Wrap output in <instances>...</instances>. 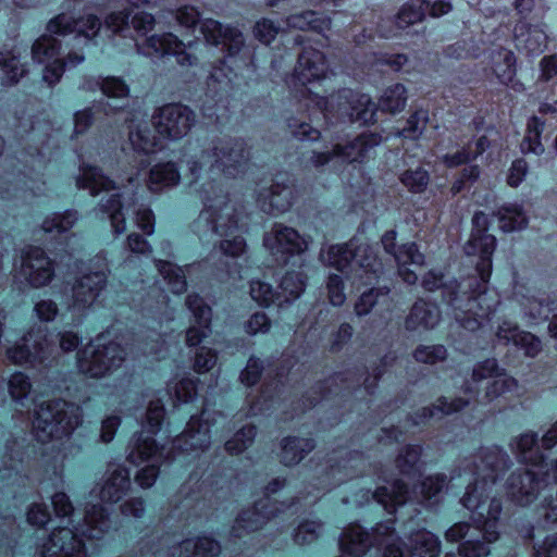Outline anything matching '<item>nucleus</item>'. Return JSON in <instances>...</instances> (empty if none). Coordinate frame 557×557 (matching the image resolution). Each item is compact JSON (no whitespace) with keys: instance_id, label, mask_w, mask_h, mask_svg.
I'll return each mask as SVG.
<instances>
[{"instance_id":"nucleus-13","label":"nucleus","mask_w":557,"mask_h":557,"mask_svg":"<svg viewBox=\"0 0 557 557\" xmlns=\"http://www.w3.org/2000/svg\"><path fill=\"white\" fill-rule=\"evenodd\" d=\"M135 195L128 191H116L108 199L101 200L100 211L108 214L113 233L120 235L126 231L125 214L132 210L135 214L136 225L146 234L154 232V214L146 207L135 208Z\"/></svg>"},{"instance_id":"nucleus-64","label":"nucleus","mask_w":557,"mask_h":557,"mask_svg":"<svg viewBox=\"0 0 557 557\" xmlns=\"http://www.w3.org/2000/svg\"><path fill=\"white\" fill-rule=\"evenodd\" d=\"M428 121V111L418 110L410 115V117L407 120L406 126L398 132V135L409 139H417L423 133Z\"/></svg>"},{"instance_id":"nucleus-9","label":"nucleus","mask_w":557,"mask_h":557,"mask_svg":"<svg viewBox=\"0 0 557 557\" xmlns=\"http://www.w3.org/2000/svg\"><path fill=\"white\" fill-rule=\"evenodd\" d=\"M393 524V521L377 523L371 534L358 524L349 525L339 539L341 549L361 557L373 545L383 549V557H407Z\"/></svg>"},{"instance_id":"nucleus-34","label":"nucleus","mask_w":557,"mask_h":557,"mask_svg":"<svg viewBox=\"0 0 557 557\" xmlns=\"http://www.w3.org/2000/svg\"><path fill=\"white\" fill-rule=\"evenodd\" d=\"M380 141L381 137L377 134L364 133L346 145H335V154L345 162H362Z\"/></svg>"},{"instance_id":"nucleus-49","label":"nucleus","mask_w":557,"mask_h":557,"mask_svg":"<svg viewBox=\"0 0 557 557\" xmlns=\"http://www.w3.org/2000/svg\"><path fill=\"white\" fill-rule=\"evenodd\" d=\"M544 129V122L537 117L532 116L527 124V133L521 141V151L523 153H534L540 156L544 152V146L541 143V134Z\"/></svg>"},{"instance_id":"nucleus-20","label":"nucleus","mask_w":557,"mask_h":557,"mask_svg":"<svg viewBox=\"0 0 557 557\" xmlns=\"http://www.w3.org/2000/svg\"><path fill=\"white\" fill-rule=\"evenodd\" d=\"M196 123L195 112L181 103H169L154 111L152 124L163 138L178 140L185 137Z\"/></svg>"},{"instance_id":"nucleus-8","label":"nucleus","mask_w":557,"mask_h":557,"mask_svg":"<svg viewBox=\"0 0 557 557\" xmlns=\"http://www.w3.org/2000/svg\"><path fill=\"white\" fill-rule=\"evenodd\" d=\"M83 421L79 406L61 399L41 403L35 410L33 432L38 442L70 435Z\"/></svg>"},{"instance_id":"nucleus-10","label":"nucleus","mask_w":557,"mask_h":557,"mask_svg":"<svg viewBox=\"0 0 557 557\" xmlns=\"http://www.w3.org/2000/svg\"><path fill=\"white\" fill-rule=\"evenodd\" d=\"M214 196L207 195L203 198V209L194 223L196 232L200 236L209 233L221 237H228L239 228L240 210L221 189L216 191L211 185Z\"/></svg>"},{"instance_id":"nucleus-24","label":"nucleus","mask_w":557,"mask_h":557,"mask_svg":"<svg viewBox=\"0 0 557 557\" xmlns=\"http://www.w3.org/2000/svg\"><path fill=\"white\" fill-rule=\"evenodd\" d=\"M296 200L294 181L287 175H277L271 186L258 193L261 209L269 214L288 211Z\"/></svg>"},{"instance_id":"nucleus-38","label":"nucleus","mask_w":557,"mask_h":557,"mask_svg":"<svg viewBox=\"0 0 557 557\" xmlns=\"http://www.w3.org/2000/svg\"><path fill=\"white\" fill-rule=\"evenodd\" d=\"M76 186L81 189H88L92 196L102 190L119 189L113 181L102 174L99 168L89 165L81 168V174L76 178Z\"/></svg>"},{"instance_id":"nucleus-37","label":"nucleus","mask_w":557,"mask_h":557,"mask_svg":"<svg viewBox=\"0 0 557 557\" xmlns=\"http://www.w3.org/2000/svg\"><path fill=\"white\" fill-rule=\"evenodd\" d=\"M504 369L499 368L494 358H488L473 366L470 379L465 381L462 391L470 397H475L479 393L480 384L487 379H495L502 374Z\"/></svg>"},{"instance_id":"nucleus-6","label":"nucleus","mask_w":557,"mask_h":557,"mask_svg":"<svg viewBox=\"0 0 557 557\" xmlns=\"http://www.w3.org/2000/svg\"><path fill=\"white\" fill-rule=\"evenodd\" d=\"M249 159L250 151L244 139L223 136L212 139L207 148L191 154L186 162L190 175L197 180L206 166L227 177H236L244 173Z\"/></svg>"},{"instance_id":"nucleus-52","label":"nucleus","mask_w":557,"mask_h":557,"mask_svg":"<svg viewBox=\"0 0 557 557\" xmlns=\"http://www.w3.org/2000/svg\"><path fill=\"white\" fill-rule=\"evenodd\" d=\"M429 7L430 1L410 0L399 11L396 20L397 26L405 28L411 24L421 22Z\"/></svg>"},{"instance_id":"nucleus-28","label":"nucleus","mask_w":557,"mask_h":557,"mask_svg":"<svg viewBox=\"0 0 557 557\" xmlns=\"http://www.w3.org/2000/svg\"><path fill=\"white\" fill-rule=\"evenodd\" d=\"M20 274L35 288L46 286L54 276L53 262L41 248L32 247L22 257Z\"/></svg>"},{"instance_id":"nucleus-54","label":"nucleus","mask_w":557,"mask_h":557,"mask_svg":"<svg viewBox=\"0 0 557 557\" xmlns=\"http://www.w3.org/2000/svg\"><path fill=\"white\" fill-rule=\"evenodd\" d=\"M537 441L539 437L536 433L525 432L515 437L510 443V447L521 461L529 462L533 461V456L535 451H537L535 449Z\"/></svg>"},{"instance_id":"nucleus-27","label":"nucleus","mask_w":557,"mask_h":557,"mask_svg":"<svg viewBox=\"0 0 557 557\" xmlns=\"http://www.w3.org/2000/svg\"><path fill=\"white\" fill-rule=\"evenodd\" d=\"M208 412L202 411L200 418L193 416L187 423L185 431L173 442L175 455L194 451H203L210 445V423Z\"/></svg>"},{"instance_id":"nucleus-43","label":"nucleus","mask_w":557,"mask_h":557,"mask_svg":"<svg viewBox=\"0 0 557 557\" xmlns=\"http://www.w3.org/2000/svg\"><path fill=\"white\" fill-rule=\"evenodd\" d=\"M178 181L180 173L173 162L160 163L150 170L148 187L152 191H158L163 187L176 185Z\"/></svg>"},{"instance_id":"nucleus-22","label":"nucleus","mask_w":557,"mask_h":557,"mask_svg":"<svg viewBox=\"0 0 557 557\" xmlns=\"http://www.w3.org/2000/svg\"><path fill=\"white\" fill-rule=\"evenodd\" d=\"M137 50L147 57H163L172 54L182 66H193L197 63V57L186 52L185 44L172 33L151 35L143 44H137Z\"/></svg>"},{"instance_id":"nucleus-35","label":"nucleus","mask_w":557,"mask_h":557,"mask_svg":"<svg viewBox=\"0 0 557 557\" xmlns=\"http://www.w3.org/2000/svg\"><path fill=\"white\" fill-rule=\"evenodd\" d=\"M517 47L527 54H539L547 46V35L539 25L520 23L516 26Z\"/></svg>"},{"instance_id":"nucleus-18","label":"nucleus","mask_w":557,"mask_h":557,"mask_svg":"<svg viewBox=\"0 0 557 557\" xmlns=\"http://www.w3.org/2000/svg\"><path fill=\"white\" fill-rule=\"evenodd\" d=\"M170 459V453H164V447H159L150 436L139 434L133 438L129 444L127 460L133 465H139L151 460V463L139 470L135 476V481L143 488L151 487L158 475L159 465L162 460Z\"/></svg>"},{"instance_id":"nucleus-26","label":"nucleus","mask_w":557,"mask_h":557,"mask_svg":"<svg viewBox=\"0 0 557 557\" xmlns=\"http://www.w3.org/2000/svg\"><path fill=\"white\" fill-rule=\"evenodd\" d=\"M382 245L387 253L393 255L398 264V274L407 284H414L417 274L407 268L408 264L422 265L424 256L414 243L405 244L396 248V232L387 231L382 236Z\"/></svg>"},{"instance_id":"nucleus-16","label":"nucleus","mask_w":557,"mask_h":557,"mask_svg":"<svg viewBox=\"0 0 557 557\" xmlns=\"http://www.w3.org/2000/svg\"><path fill=\"white\" fill-rule=\"evenodd\" d=\"M522 318L529 325L547 321L557 310V292L544 286H521L515 293Z\"/></svg>"},{"instance_id":"nucleus-2","label":"nucleus","mask_w":557,"mask_h":557,"mask_svg":"<svg viewBox=\"0 0 557 557\" xmlns=\"http://www.w3.org/2000/svg\"><path fill=\"white\" fill-rule=\"evenodd\" d=\"M200 32L207 42L219 46L223 45L225 55L214 65L209 75V86L216 83L219 90H226L230 87L234 70L255 67L253 50L245 44L242 32L235 27L223 26L220 22L206 18L200 23Z\"/></svg>"},{"instance_id":"nucleus-40","label":"nucleus","mask_w":557,"mask_h":557,"mask_svg":"<svg viewBox=\"0 0 557 557\" xmlns=\"http://www.w3.org/2000/svg\"><path fill=\"white\" fill-rule=\"evenodd\" d=\"M20 51L15 47L3 45L0 49V66L7 84H15L26 73L25 64L20 60Z\"/></svg>"},{"instance_id":"nucleus-62","label":"nucleus","mask_w":557,"mask_h":557,"mask_svg":"<svg viewBox=\"0 0 557 557\" xmlns=\"http://www.w3.org/2000/svg\"><path fill=\"white\" fill-rule=\"evenodd\" d=\"M18 462H21V451L17 442L14 440L5 445L1 456V478H11V473L17 469Z\"/></svg>"},{"instance_id":"nucleus-55","label":"nucleus","mask_w":557,"mask_h":557,"mask_svg":"<svg viewBox=\"0 0 557 557\" xmlns=\"http://www.w3.org/2000/svg\"><path fill=\"white\" fill-rule=\"evenodd\" d=\"M77 212L67 210L64 213L53 214L48 216L42 223V230L46 233H58L62 234L67 232L77 222Z\"/></svg>"},{"instance_id":"nucleus-42","label":"nucleus","mask_w":557,"mask_h":557,"mask_svg":"<svg viewBox=\"0 0 557 557\" xmlns=\"http://www.w3.org/2000/svg\"><path fill=\"white\" fill-rule=\"evenodd\" d=\"M314 448L310 438L286 437L282 441L281 460L285 466L300 462Z\"/></svg>"},{"instance_id":"nucleus-46","label":"nucleus","mask_w":557,"mask_h":557,"mask_svg":"<svg viewBox=\"0 0 557 557\" xmlns=\"http://www.w3.org/2000/svg\"><path fill=\"white\" fill-rule=\"evenodd\" d=\"M32 382L28 375L17 371L8 381V392L12 401L20 407H27L32 392Z\"/></svg>"},{"instance_id":"nucleus-33","label":"nucleus","mask_w":557,"mask_h":557,"mask_svg":"<svg viewBox=\"0 0 557 557\" xmlns=\"http://www.w3.org/2000/svg\"><path fill=\"white\" fill-rule=\"evenodd\" d=\"M441 321V311L436 304L418 299L405 319V329L410 332L429 331Z\"/></svg>"},{"instance_id":"nucleus-1","label":"nucleus","mask_w":557,"mask_h":557,"mask_svg":"<svg viewBox=\"0 0 557 557\" xmlns=\"http://www.w3.org/2000/svg\"><path fill=\"white\" fill-rule=\"evenodd\" d=\"M510 465L509 456L500 447H481L478 454L463 459L456 474L451 475V481L463 475L468 481L460 503L470 511L474 522V525L458 522L445 532L447 542H461L458 548L461 556L485 557L490 554V544L498 541L497 527L503 505L493 494V487Z\"/></svg>"},{"instance_id":"nucleus-19","label":"nucleus","mask_w":557,"mask_h":557,"mask_svg":"<svg viewBox=\"0 0 557 557\" xmlns=\"http://www.w3.org/2000/svg\"><path fill=\"white\" fill-rule=\"evenodd\" d=\"M263 246L276 262L286 264L308 249V240L294 227L274 223L263 235Z\"/></svg>"},{"instance_id":"nucleus-3","label":"nucleus","mask_w":557,"mask_h":557,"mask_svg":"<svg viewBox=\"0 0 557 557\" xmlns=\"http://www.w3.org/2000/svg\"><path fill=\"white\" fill-rule=\"evenodd\" d=\"M490 277L474 275L459 282L458 293H449V306L455 320L468 331L481 327L499 305V296L495 289L487 286Z\"/></svg>"},{"instance_id":"nucleus-53","label":"nucleus","mask_w":557,"mask_h":557,"mask_svg":"<svg viewBox=\"0 0 557 557\" xmlns=\"http://www.w3.org/2000/svg\"><path fill=\"white\" fill-rule=\"evenodd\" d=\"M407 102L406 88L401 84H395L388 87L379 101V108L382 111L396 113L401 111Z\"/></svg>"},{"instance_id":"nucleus-36","label":"nucleus","mask_w":557,"mask_h":557,"mask_svg":"<svg viewBox=\"0 0 557 557\" xmlns=\"http://www.w3.org/2000/svg\"><path fill=\"white\" fill-rule=\"evenodd\" d=\"M129 472L126 468L117 467L104 481L99 497L102 502L117 503L129 490Z\"/></svg>"},{"instance_id":"nucleus-50","label":"nucleus","mask_w":557,"mask_h":557,"mask_svg":"<svg viewBox=\"0 0 557 557\" xmlns=\"http://www.w3.org/2000/svg\"><path fill=\"white\" fill-rule=\"evenodd\" d=\"M95 87H99L107 97L116 99H126L129 94V88L125 82L115 76H108L96 82L88 81L83 86L84 89L88 90H94Z\"/></svg>"},{"instance_id":"nucleus-56","label":"nucleus","mask_w":557,"mask_h":557,"mask_svg":"<svg viewBox=\"0 0 557 557\" xmlns=\"http://www.w3.org/2000/svg\"><path fill=\"white\" fill-rule=\"evenodd\" d=\"M422 286L428 292H434L438 288H443V297L444 300L449 305V293L455 290L459 292L461 287H459V283L454 282L450 284H446L444 282V275L440 271L431 270L429 271L422 278Z\"/></svg>"},{"instance_id":"nucleus-63","label":"nucleus","mask_w":557,"mask_h":557,"mask_svg":"<svg viewBox=\"0 0 557 557\" xmlns=\"http://www.w3.org/2000/svg\"><path fill=\"white\" fill-rule=\"evenodd\" d=\"M518 382L515 377L506 375L503 371L502 374L495 377L485 389V398L493 400L506 393L516 391Z\"/></svg>"},{"instance_id":"nucleus-15","label":"nucleus","mask_w":557,"mask_h":557,"mask_svg":"<svg viewBox=\"0 0 557 557\" xmlns=\"http://www.w3.org/2000/svg\"><path fill=\"white\" fill-rule=\"evenodd\" d=\"M59 40L50 35L39 37L32 47L34 61L47 63L44 69L42 79L50 86L60 81L65 66L74 67L85 60L82 52L72 51L69 52L65 61H62L55 58L59 54Z\"/></svg>"},{"instance_id":"nucleus-48","label":"nucleus","mask_w":557,"mask_h":557,"mask_svg":"<svg viewBox=\"0 0 557 557\" xmlns=\"http://www.w3.org/2000/svg\"><path fill=\"white\" fill-rule=\"evenodd\" d=\"M129 141L134 150L149 154L161 148L156 135H152L147 123L138 124L135 129L129 131Z\"/></svg>"},{"instance_id":"nucleus-41","label":"nucleus","mask_w":557,"mask_h":557,"mask_svg":"<svg viewBox=\"0 0 557 557\" xmlns=\"http://www.w3.org/2000/svg\"><path fill=\"white\" fill-rule=\"evenodd\" d=\"M409 543L411 554L418 557H438L441 542L436 535L425 529L418 530L410 534Z\"/></svg>"},{"instance_id":"nucleus-25","label":"nucleus","mask_w":557,"mask_h":557,"mask_svg":"<svg viewBox=\"0 0 557 557\" xmlns=\"http://www.w3.org/2000/svg\"><path fill=\"white\" fill-rule=\"evenodd\" d=\"M100 28L101 22L98 16L94 14L75 18L71 14L61 13L51 18L47 25V29L50 34L65 36L76 33L75 39L81 41L82 38H84L85 42L95 38Z\"/></svg>"},{"instance_id":"nucleus-45","label":"nucleus","mask_w":557,"mask_h":557,"mask_svg":"<svg viewBox=\"0 0 557 557\" xmlns=\"http://www.w3.org/2000/svg\"><path fill=\"white\" fill-rule=\"evenodd\" d=\"M305 275L301 272H287L281 280L277 305L298 298L305 289Z\"/></svg>"},{"instance_id":"nucleus-47","label":"nucleus","mask_w":557,"mask_h":557,"mask_svg":"<svg viewBox=\"0 0 557 557\" xmlns=\"http://www.w3.org/2000/svg\"><path fill=\"white\" fill-rule=\"evenodd\" d=\"M286 24L290 28L301 30L313 29L322 33L325 29H330L331 20L329 17L319 16L314 11H305L288 16Z\"/></svg>"},{"instance_id":"nucleus-5","label":"nucleus","mask_w":557,"mask_h":557,"mask_svg":"<svg viewBox=\"0 0 557 557\" xmlns=\"http://www.w3.org/2000/svg\"><path fill=\"white\" fill-rule=\"evenodd\" d=\"M110 527L106 509L101 505L86 508L82 524L72 530L67 527L52 531L41 547V557H85V549L79 535L88 539H99Z\"/></svg>"},{"instance_id":"nucleus-17","label":"nucleus","mask_w":557,"mask_h":557,"mask_svg":"<svg viewBox=\"0 0 557 557\" xmlns=\"http://www.w3.org/2000/svg\"><path fill=\"white\" fill-rule=\"evenodd\" d=\"M329 65L323 52L312 47H306L298 55L297 64L290 76L286 78V85L302 98L311 97L308 84L320 82L326 77Z\"/></svg>"},{"instance_id":"nucleus-12","label":"nucleus","mask_w":557,"mask_h":557,"mask_svg":"<svg viewBox=\"0 0 557 557\" xmlns=\"http://www.w3.org/2000/svg\"><path fill=\"white\" fill-rule=\"evenodd\" d=\"M125 360L124 348L115 342L98 336L77 352V368L90 377H103L117 370Z\"/></svg>"},{"instance_id":"nucleus-7","label":"nucleus","mask_w":557,"mask_h":557,"mask_svg":"<svg viewBox=\"0 0 557 557\" xmlns=\"http://www.w3.org/2000/svg\"><path fill=\"white\" fill-rule=\"evenodd\" d=\"M383 481L387 485L377 487L374 492L367 490L362 494V499L369 503L371 499L382 505L385 510L393 512L397 507L406 505L408 502L432 507L442 499V493L447 487L445 474H435L424 478L412 492H409L407 485L401 480L389 482L386 478Z\"/></svg>"},{"instance_id":"nucleus-32","label":"nucleus","mask_w":557,"mask_h":557,"mask_svg":"<svg viewBox=\"0 0 557 557\" xmlns=\"http://www.w3.org/2000/svg\"><path fill=\"white\" fill-rule=\"evenodd\" d=\"M186 305L195 318L197 325L190 326L186 332V344L197 346L210 333L211 308L198 295H188Z\"/></svg>"},{"instance_id":"nucleus-31","label":"nucleus","mask_w":557,"mask_h":557,"mask_svg":"<svg viewBox=\"0 0 557 557\" xmlns=\"http://www.w3.org/2000/svg\"><path fill=\"white\" fill-rule=\"evenodd\" d=\"M495 247V236L484 233L482 230H479V232H471L470 238L466 243L463 249L468 256H479L480 260L475 268L476 275H482V277L491 276L492 255Z\"/></svg>"},{"instance_id":"nucleus-21","label":"nucleus","mask_w":557,"mask_h":557,"mask_svg":"<svg viewBox=\"0 0 557 557\" xmlns=\"http://www.w3.org/2000/svg\"><path fill=\"white\" fill-rule=\"evenodd\" d=\"M548 476H540V472L535 470L512 472L505 484L507 498L518 506L530 505L549 485Z\"/></svg>"},{"instance_id":"nucleus-51","label":"nucleus","mask_w":557,"mask_h":557,"mask_svg":"<svg viewBox=\"0 0 557 557\" xmlns=\"http://www.w3.org/2000/svg\"><path fill=\"white\" fill-rule=\"evenodd\" d=\"M156 265L172 293L182 294L186 290L187 283L182 268L162 260H156Z\"/></svg>"},{"instance_id":"nucleus-23","label":"nucleus","mask_w":557,"mask_h":557,"mask_svg":"<svg viewBox=\"0 0 557 557\" xmlns=\"http://www.w3.org/2000/svg\"><path fill=\"white\" fill-rule=\"evenodd\" d=\"M281 512L276 502L263 497L252 507L243 510L232 527L231 534L234 537H243L246 534L261 530L272 518Z\"/></svg>"},{"instance_id":"nucleus-58","label":"nucleus","mask_w":557,"mask_h":557,"mask_svg":"<svg viewBox=\"0 0 557 557\" xmlns=\"http://www.w3.org/2000/svg\"><path fill=\"white\" fill-rule=\"evenodd\" d=\"M256 428L245 425L237 431L234 436L225 443V449L232 455H237L250 446L256 437Z\"/></svg>"},{"instance_id":"nucleus-44","label":"nucleus","mask_w":557,"mask_h":557,"mask_svg":"<svg viewBox=\"0 0 557 557\" xmlns=\"http://www.w3.org/2000/svg\"><path fill=\"white\" fill-rule=\"evenodd\" d=\"M499 228L504 232H513L527 226L528 218L521 206L516 203L505 205L496 213Z\"/></svg>"},{"instance_id":"nucleus-14","label":"nucleus","mask_w":557,"mask_h":557,"mask_svg":"<svg viewBox=\"0 0 557 557\" xmlns=\"http://www.w3.org/2000/svg\"><path fill=\"white\" fill-rule=\"evenodd\" d=\"M55 346L41 327L32 329L5 350L7 358L16 366L36 367L55 355Z\"/></svg>"},{"instance_id":"nucleus-30","label":"nucleus","mask_w":557,"mask_h":557,"mask_svg":"<svg viewBox=\"0 0 557 557\" xmlns=\"http://www.w3.org/2000/svg\"><path fill=\"white\" fill-rule=\"evenodd\" d=\"M330 458L329 471L323 482L327 485H337L356 475L357 469L364 465V459L358 451L339 449Z\"/></svg>"},{"instance_id":"nucleus-60","label":"nucleus","mask_w":557,"mask_h":557,"mask_svg":"<svg viewBox=\"0 0 557 557\" xmlns=\"http://www.w3.org/2000/svg\"><path fill=\"white\" fill-rule=\"evenodd\" d=\"M389 294L388 287H381V288H371L358 298V300L355 304V313L358 317H363L370 313L372 308L376 302H379V298H387Z\"/></svg>"},{"instance_id":"nucleus-29","label":"nucleus","mask_w":557,"mask_h":557,"mask_svg":"<svg viewBox=\"0 0 557 557\" xmlns=\"http://www.w3.org/2000/svg\"><path fill=\"white\" fill-rule=\"evenodd\" d=\"M107 278V269H99L78 277L72 287V307L76 310L89 308L106 287Z\"/></svg>"},{"instance_id":"nucleus-61","label":"nucleus","mask_w":557,"mask_h":557,"mask_svg":"<svg viewBox=\"0 0 557 557\" xmlns=\"http://www.w3.org/2000/svg\"><path fill=\"white\" fill-rule=\"evenodd\" d=\"M429 181L428 171L421 166L409 169L400 175V182L411 193H422L426 188Z\"/></svg>"},{"instance_id":"nucleus-59","label":"nucleus","mask_w":557,"mask_h":557,"mask_svg":"<svg viewBox=\"0 0 557 557\" xmlns=\"http://www.w3.org/2000/svg\"><path fill=\"white\" fill-rule=\"evenodd\" d=\"M498 59L500 62H495L494 73L502 84L508 85L516 75V58L512 52L503 51L498 53Z\"/></svg>"},{"instance_id":"nucleus-39","label":"nucleus","mask_w":557,"mask_h":557,"mask_svg":"<svg viewBox=\"0 0 557 557\" xmlns=\"http://www.w3.org/2000/svg\"><path fill=\"white\" fill-rule=\"evenodd\" d=\"M470 404V398L458 397L455 399L448 400L446 397H441L437 399V404L433 407H424L418 410L412 418V423L418 425L426 419L433 417H442L445 414H451L458 412L466 408Z\"/></svg>"},{"instance_id":"nucleus-57","label":"nucleus","mask_w":557,"mask_h":557,"mask_svg":"<svg viewBox=\"0 0 557 557\" xmlns=\"http://www.w3.org/2000/svg\"><path fill=\"white\" fill-rule=\"evenodd\" d=\"M421 450L420 446L409 445L398 455L396 466L400 473L410 475L420 470Z\"/></svg>"},{"instance_id":"nucleus-11","label":"nucleus","mask_w":557,"mask_h":557,"mask_svg":"<svg viewBox=\"0 0 557 557\" xmlns=\"http://www.w3.org/2000/svg\"><path fill=\"white\" fill-rule=\"evenodd\" d=\"M312 102L323 112L325 119L368 124L374 121L376 106L364 94L344 88L330 98L312 96Z\"/></svg>"},{"instance_id":"nucleus-4","label":"nucleus","mask_w":557,"mask_h":557,"mask_svg":"<svg viewBox=\"0 0 557 557\" xmlns=\"http://www.w3.org/2000/svg\"><path fill=\"white\" fill-rule=\"evenodd\" d=\"M320 257L326 265L344 273L352 284H371L383 271L374 248L367 243L350 240L331 245L321 250Z\"/></svg>"}]
</instances>
